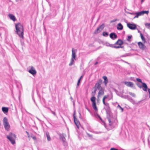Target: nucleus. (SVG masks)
Instances as JSON below:
<instances>
[{"label":"nucleus","mask_w":150,"mask_h":150,"mask_svg":"<svg viewBox=\"0 0 150 150\" xmlns=\"http://www.w3.org/2000/svg\"><path fill=\"white\" fill-rule=\"evenodd\" d=\"M102 35L106 37L108 35V33L107 32H103V33Z\"/></svg>","instance_id":"nucleus-29"},{"label":"nucleus","mask_w":150,"mask_h":150,"mask_svg":"<svg viewBox=\"0 0 150 150\" xmlns=\"http://www.w3.org/2000/svg\"><path fill=\"white\" fill-rule=\"evenodd\" d=\"M121 97L123 98L127 99V96H122Z\"/></svg>","instance_id":"nucleus-47"},{"label":"nucleus","mask_w":150,"mask_h":150,"mask_svg":"<svg viewBox=\"0 0 150 150\" xmlns=\"http://www.w3.org/2000/svg\"><path fill=\"white\" fill-rule=\"evenodd\" d=\"M46 135L47 138V139L48 141H50L51 140V138L48 134L47 133H46Z\"/></svg>","instance_id":"nucleus-34"},{"label":"nucleus","mask_w":150,"mask_h":150,"mask_svg":"<svg viewBox=\"0 0 150 150\" xmlns=\"http://www.w3.org/2000/svg\"><path fill=\"white\" fill-rule=\"evenodd\" d=\"M136 80L138 82H140L141 83H143L141 79H140L139 78H137L136 79Z\"/></svg>","instance_id":"nucleus-38"},{"label":"nucleus","mask_w":150,"mask_h":150,"mask_svg":"<svg viewBox=\"0 0 150 150\" xmlns=\"http://www.w3.org/2000/svg\"><path fill=\"white\" fill-rule=\"evenodd\" d=\"M74 59H71L70 62V63L69 64V66H71L73 64L74 62Z\"/></svg>","instance_id":"nucleus-30"},{"label":"nucleus","mask_w":150,"mask_h":150,"mask_svg":"<svg viewBox=\"0 0 150 150\" xmlns=\"http://www.w3.org/2000/svg\"><path fill=\"white\" fill-rule=\"evenodd\" d=\"M117 29L119 30H121L123 29V26L121 23H119L117 24Z\"/></svg>","instance_id":"nucleus-20"},{"label":"nucleus","mask_w":150,"mask_h":150,"mask_svg":"<svg viewBox=\"0 0 150 150\" xmlns=\"http://www.w3.org/2000/svg\"><path fill=\"white\" fill-rule=\"evenodd\" d=\"M125 84L127 86L129 87L134 89H135V87L133 83L131 82H125Z\"/></svg>","instance_id":"nucleus-12"},{"label":"nucleus","mask_w":150,"mask_h":150,"mask_svg":"<svg viewBox=\"0 0 150 150\" xmlns=\"http://www.w3.org/2000/svg\"><path fill=\"white\" fill-rule=\"evenodd\" d=\"M21 111L22 112H28L25 109L23 108H21Z\"/></svg>","instance_id":"nucleus-37"},{"label":"nucleus","mask_w":150,"mask_h":150,"mask_svg":"<svg viewBox=\"0 0 150 150\" xmlns=\"http://www.w3.org/2000/svg\"><path fill=\"white\" fill-rule=\"evenodd\" d=\"M97 89L99 91L98 93L97 96L98 98L104 94V88L101 86V85H98L97 86Z\"/></svg>","instance_id":"nucleus-6"},{"label":"nucleus","mask_w":150,"mask_h":150,"mask_svg":"<svg viewBox=\"0 0 150 150\" xmlns=\"http://www.w3.org/2000/svg\"><path fill=\"white\" fill-rule=\"evenodd\" d=\"M103 78L104 79L103 83L105 84V86L107 85V84L108 83V80L107 77L106 76H105L103 77Z\"/></svg>","instance_id":"nucleus-19"},{"label":"nucleus","mask_w":150,"mask_h":150,"mask_svg":"<svg viewBox=\"0 0 150 150\" xmlns=\"http://www.w3.org/2000/svg\"><path fill=\"white\" fill-rule=\"evenodd\" d=\"M144 1V0H141V2L142 3Z\"/></svg>","instance_id":"nucleus-60"},{"label":"nucleus","mask_w":150,"mask_h":150,"mask_svg":"<svg viewBox=\"0 0 150 150\" xmlns=\"http://www.w3.org/2000/svg\"><path fill=\"white\" fill-rule=\"evenodd\" d=\"M59 136L60 139L62 140L64 146H67V143L65 138L66 136V134H60Z\"/></svg>","instance_id":"nucleus-9"},{"label":"nucleus","mask_w":150,"mask_h":150,"mask_svg":"<svg viewBox=\"0 0 150 150\" xmlns=\"http://www.w3.org/2000/svg\"><path fill=\"white\" fill-rule=\"evenodd\" d=\"M103 104L106 106L107 107L105 109L106 111V112H110V107H109V104L108 103H106L105 102V100H103Z\"/></svg>","instance_id":"nucleus-16"},{"label":"nucleus","mask_w":150,"mask_h":150,"mask_svg":"<svg viewBox=\"0 0 150 150\" xmlns=\"http://www.w3.org/2000/svg\"><path fill=\"white\" fill-rule=\"evenodd\" d=\"M123 47L121 46H115L114 47V48H116V49L119 48H122Z\"/></svg>","instance_id":"nucleus-41"},{"label":"nucleus","mask_w":150,"mask_h":150,"mask_svg":"<svg viewBox=\"0 0 150 150\" xmlns=\"http://www.w3.org/2000/svg\"><path fill=\"white\" fill-rule=\"evenodd\" d=\"M87 135L89 137H92V135L91 134H90L88 133H87Z\"/></svg>","instance_id":"nucleus-50"},{"label":"nucleus","mask_w":150,"mask_h":150,"mask_svg":"<svg viewBox=\"0 0 150 150\" xmlns=\"http://www.w3.org/2000/svg\"><path fill=\"white\" fill-rule=\"evenodd\" d=\"M26 133L27 134V135H28V137H30V135H29V133L27 131H26Z\"/></svg>","instance_id":"nucleus-52"},{"label":"nucleus","mask_w":150,"mask_h":150,"mask_svg":"<svg viewBox=\"0 0 150 150\" xmlns=\"http://www.w3.org/2000/svg\"><path fill=\"white\" fill-rule=\"evenodd\" d=\"M137 30L138 33H139L140 34V33H141V31L138 29H137Z\"/></svg>","instance_id":"nucleus-57"},{"label":"nucleus","mask_w":150,"mask_h":150,"mask_svg":"<svg viewBox=\"0 0 150 150\" xmlns=\"http://www.w3.org/2000/svg\"><path fill=\"white\" fill-rule=\"evenodd\" d=\"M107 117L110 125H112L116 118L115 116H113L112 113H107Z\"/></svg>","instance_id":"nucleus-2"},{"label":"nucleus","mask_w":150,"mask_h":150,"mask_svg":"<svg viewBox=\"0 0 150 150\" xmlns=\"http://www.w3.org/2000/svg\"><path fill=\"white\" fill-rule=\"evenodd\" d=\"M87 110H88L89 112H90V110L89 109H88Z\"/></svg>","instance_id":"nucleus-59"},{"label":"nucleus","mask_w":150,"mask_h":150,"mask_svg":"<svg viewBox=\"0 0 150 150\" xmlns=\"http://www.w3.org/2000/svg\"><path fill=\"white\" fill-rule=\"evenodd\" d=\"M141 83L142 84V86L139 83H137L136 84L140 88H142L143 90L144 91H146L148 89V87L146 84L144 83Z\"/></svg>","instance_id":"nucleus-8"},{"label":"nucleus","mask_w":150,"mask_h":150,"mask_svg":"<svg viewBox=\"0 0 150 150\" xmlns=\"http://www.w3.org/2000/svg\"><path fill=\"white\" fill-rule=\"evenodd\" d=\"M110 45V44L108 42H106L105 43V45L109 47V46Z\"/></svg>","instance_id":"nucleus-44"},{"label":"nucleus","mask_w":150,"mask_h":150,"mask_svg":"<svg viewBox=\"0 0 150 150\" xmlns=\"http://www.w3.org/2000/svg\"><path fill=\"white\" fill-rule=\"evenodd\" d=\"M80 81L81 80H80V79H79L78 80L77 83V86H76V92L77 91L78 86H79V83H80Z\"/></svg>","instance_id":"nucleus-28"},{"label":"nucleus","mask_w":150,"mask_h":150,"mask_svg":"<svg viewBox=\"0 0 150 150\" xmlns=\"http://www.w3.org/2000/svg\"><path fill=\"white\" fill-rule=\"evenodd\" d=\"M15 27L17 34L20 37L23 38L24 29L23 25L21 24L18 23L16 25Z\"/></svg>","instance_id":"nucleus-1"},{"label":"nucleus","mask_w":150,"mask_h":150,"mask_svg":"<svg viewBox=\"0 0 150 150\" xmlns=\"http://www.w3.org/2000/svg\"><path fill=\"white\" fill-rule=\"evenodd\" d=\"M103 82V80L101 79H99L97 81L95 84L93 88L92 91V96H95L96 91L97 89V86L98 85H101Z\"/></svg>","instance_id":"nucleus-3"},{"label":"nucleus","mask_w":150,"mask_h":150,"mask_svg":"<svg viewBox=\"0 0 150 150\" xmlns=\"http://www.w3.org/2000/svg\"><path fill=\"white\" fill-rule=\"evenodd\" d=\"M94 113L95 114V116L96 117H97V118L99 117L100 119V120H102L101 117H100V116L99 115H98V114H97V113Z\"/></svg>","instance_id":"nucleus-36"},{"label":"nucleus","mask_w":150,"mask_h":150,"mask_svg":"<svg viewBox=\"0 0 150 150\" xmlns=\"http://www.w3.org/2000/svg\"><path fill=\"white\" fill-rule=\"evenodd\" d=\"M118 19L117 18L115 19H113L112 21H111L110 22V23H112L114 22H115L117 21H118Z\"/></svg>","instance_id":"nucleus-40"},{"label":"nucleus","mask_w":150,"mask_h":150,"mask_svg":"<svg viewBox=\"0 0 150 150\" xmlns=\"http://www.w3.org/2000/svg\"><path fill=\"white\" fill-rule=\"evenodd\" d=\"M76 49H74L73 48L72 49V55H71V58L75 60H76Z\"/></svg>","instance_id":"nucleus-15"},{"label":"nucleus","mask_w":150,"mask_h":150,"mask_svg":"<svg viewBox=\"0 0 150 150\" xmlns=\"http://www.w3.org/2000/svg\"><path fill=\"white\" fill-rule=\"evenodd\" d=\"M129 94L133 97H136V95L134 93H132L131 92H129Z\"/></svg>","instance_id":"nucleus-32"},{"label":"nucleus","mask_w":150,"mask_h":150,"mask_svg":"<svg viewBox=\"0 0 150 150\" xmlns=\"http://www.w3.org/2000/svg\"><path fill=\"white\" fill-rule=\"evenodd\" d=\"M32 137L34 140H36V138L35 137V136H33V137Z\"/></svg>","instance_id":"nucleus-49"},{"label":"nucleus","mask_w":150,"mask_h":150,"mask_svg":"<svg viewBox=\"0 0 150 150\" xmlns=\"http://www.w3.org/2000/svg\"><path fill=\"white\" fill-rule=\"evenodd\" d=\"M101 30L98 28L94 32V33L95 34H98L100 33Z\"/></svg>","instance_id":"nucleus-25"},{"label":"nucleus","mask_w":150,"mask_h":150,"mask_svg":"<svg viewBox=\"0 0 150 150\" xmlns=\"http://www.w3.org/2000/svg\"><path fill=\"white\" fill-rule=\"evenodd\" d=\"M142 11V12L143 15L144 14H148L149 13V11Z\"/></svg>","instance_id":"nucleus-33"},{"label":"nucleus","mask_w":150,"mask_h":150,"mask_svg":"<svg viewBox=\"0 0 150 150\" xmlns=\"http://www.w3.org/2000/svg\"><path fill=\"white\" fill-rule=\"evenodd\" d=\"M128 13L129 14H130L131 15H134L135 14V13H130V12H129Z\"/></svg>","instance_id":"nucleus-51"},{"label":"nucleus","mask_w":150,"mask_h":150,"mask_svg":"<svg viewBox=\"0 0 150 150\" xmlns=\"http://www.w3.org/2000/svg\"><path fill=\"white\" fill-rule=\"evenodd\" d=\"M8 16L13 21H15L16 20V18H15V16L12 14H9L8 15Z\"/></svg>","instance_id":"nucleus-18"},{"label":"nucleus","mask_w":150,"mask_h":150,"mask_svg":"<svg viewBox=\"0 0 150 150\" xmlns=\"http://www.w3.org/2000/svg\"><path fill=\"white\" fill-rule=\"evenodd\" d=\"M3 124L6 130L8 131L10 130V125L8 122V119L6 117H4L3 119Z\"/></svg>","instance_id":"nucleus-5"},{"label":"nucleus","mask_w":150,"mask_h":150,"mask_svg":"<svg viewBox=\"0 0 150 150\" xmlns=\"http://www.w3.org/2000/svg\"><path fill=\"white\" fill-rule=\"evenodd\" d=\"M105 27L104 23H103L101 25H100L98 27L101 31Z\"/></svg>","instance_id":"nucleus-27"},{"label":"nucleus","mask_w":150,"mask_h":150,"mask_svg":"<svg viewBox=\"0 0 150 150\" xmlns=\"http://www.w3.org/2000/svg\"><path fill=\"white\" fill-rule=\"evenodd\" d=\"M148 127H149V129H150V127H149V125H148Z\"/></svg>","instance_id":"nucleus-62"},{"label":"nucleus","mask_w":150,"mask_h":150,"mask_svg":"<svg viewBox=\"0 0 150 150\" xmlns=\"http://www.w3.org/2000/svg\"><path fill=\"white\" fill-rule=\"evenodd\" d=\"M28 71L34 76L36 74V71L33 67H31V68L28 70Z\"/></svg>","instance_id":"nucleus-13"},{"label":"nucleus","mask_w":150,"mask_h":150,"mask_svg":"<svg viewBox=\"0 0 150 150\" xmlns=\"http://www.w3.org/2000/svg\"><path fill=\"white\" fill-rule=\"evenodd\" d=\"M148 92L149 93V97H150V88L148 89Z\"/></svg>","instance_id":"nucleus-53"},{"label":"nucleus","mask_w":150,"mask_h":150,"mask_svg":"<svg viewBox=\"0 0 150 150\" xmlns=\"http://www.w3.org/2000/svg\"><path fill=\"white\" fill-rule=\"evenodd\" d=\"M117 108H118L119 109H120L121 110V112H122L123 111V109L119 105H118Z\"/></svg>","instance_id":"nucleus-35"},{"label":"nucleus","mask_w":150,"mask_h":150,"mask_svg":"<svg viewBox=\"0 0 150 150\" xmlns=\"http://www.w3.org/2000/svg\"><path fill=\"white\" fill-rule=\"evenodd\" d=\"M93 96L91 98V100L92 102V105L93 108L96 112L98 110V109L96 105V98L95 97V96Z\"/></svg>","instance_id":"nucleus-7"},{"label":"nucleus","mask_w":150,"mask_h":150,"mask_svg":"<svg viewBox=\"0 0 150 150\" xmlns=\"http://www.w3.org/2000/svg\"><path fill=\"white\" fill-rule=\"evenodd\" d=\"M115 91H117V90H116V89H115Z\"/></svg>","instance_id":"nucleus-63"},{"label":"nucleus","mask_w":150,"mask_h":150,"mask_svg":"<svg viewBox=\"0 0 150 150\" xmlns=\"http://www.w3.org/2000/svg\"><path fill=\"white\" fill-rule=\"evenodd\" d=\"M108 97V96H104V97H103V100H105V99H106V98H107Z\"/></svg>","instance_id":"nucleus-45"},{"label":"nucleus","mask_w":150,"mask_h":150,"mask_svg":"<svg viewBox=\"0 0 150 150\" xmlns=\"http://www.w3.org/2000/svg\"><path fill=\"white\" fill-rule=\"evenodd\" d=\"M123 44V42L122 40L120 39H119L114 44L115 45H121Z\"/></svg>","instance_id":"nucleus-21"},{"label":"nucleus","mask_w":150,"mask_h":150,"mask_svg":"<svg viewBox=\"0 0 150 150\" xmlns=\"http://www.w3.org/2000/svg\"><path fill=\"white\" fill-rule=\"evenodd\" d=\"M110 150H118L117 149H116L115 148H112L110 149Z\"/></svg>","instance_id":"nucleus-48"},{"label":"nucleus","mask_w":150,"mask_h":150,"mask_svg":"<svg viewBox=\"0 0 150 150\" xmlns=\"http://www.w3.org/2000/svg\"><path fill=\"white\" fill-rule=\"evenodd\" d=\"M126 56L125 55H122V57H125Z\"/></svg>","instance_id":"nucleus-58"},{"label":"nucleus","mask_w":150,"mask_h":150,"mask_svg":"<svg viewBox=\"0 0 150 150\" xmlns=\"http://www.w3.org/2000/svg\"><path fill=\"white\" fill-rule=\"evenodd\" d=\"M6 137L12 144H13L15 143V139L16 138V136L15 134L10 132L9 135H7Z\"/></svg>","instance_id":"nucleus-4"},{"label":"nucleus","mask_w":150,"mask_h":150,"mask_svg":"<svg viewBox=\"0 0 150 150\" xmlns=\"http://www.w3.org/2000/svg\"><path fill=\"white\" fill-rule=\"evenodd\" d=\"M114 45H115L114 44L113 45V44H110L109 47H110L112 48H114V47L115 46Z\"/></svg>","instance_id":"nucleus-43"},{"label":"nucleus","mask_w":150,"mask_h":150,"mask_svg":"<svg viewBox=\"0 0 150 150\" xmlns=\"http://www.w3.org/2000/svg\"><path fill=\"white\" fill-rule=\"evenodd\" d=\"M136 15V16H135L134 17V18H138L139 16H141L143 15L142 13V11L138 12H136L135 13V14Z\"/></svg>","instance_id":"nucleus-22"},{"label":"nucleus","mask_w":150,"mask_h":150,"mask_svg":"<svg viewBox=\"0 0 150 150\" xmlns=\"http://www.w3.org/2000/svg\"><path fill=\"white\" fill-rule=\"evenodd\" d=\"M132 37V35L128 36L127 40L129 42H131V39Z\"/></svg>","instance_id":"nucleus-31"},{"label":"nucleus","mask_w":150,"mask_h":150,"mask_svg":"<svg viewBox=\"0 0 150 150\" xmlns=\"http://www.w3.org/2000/svg\"><path fill=\"white\" fill-rule=\"evenodd\" d=\"M122 62H123L126 63H127V64H129V63L128 62H126V61H124V60H122Z\"/></svg>","instance_id":"nucleus-54"},{"label":"nucleus","mask_w":150,"mask_h":150,"mask_svg":"<svg viewBox=\"0 0 150 150\" xmlns=\"http://www.w3.org/2000/svg\"><path fill=\"white\" fill-rule=\"evenodd\" d=\"M2 110L4 112H8V108L6 107H2Z\"/></svg>","instance_id":"nucleus-24"},{"label":"nucleus","mask_w":150,"mask_h":150,"mask_svg":"<svg viewBox=\"0 0 150 150\" xmlns=\"http://www.w3.org/2000/svg\"><path fill=\"white\" fill-rule=\"evenodd\" d=\"M127 99L129 100L130 101L131 100H132V98L129 96L127 95Z\"/></svg>","instance_id":"nucleus-39"},{"label":"nucleus","mask_w":150,"mask_h":150,"mask_svg":"<svg viewBox=\"0 0 150 150\" xmlns=\"http://www.w3.org/2000/svg\"><path fill=\"white\" fill-rule=\"evenodd\" d=\"M86 108L87 109V110H88V108H87V107H86Z\"/></svg>","instance_id":"nucleus-61"},{"label":"nucleus","mask_w":150,"mask_h":150,"mask_svg":"<svg viewBox=\"0 0 150 150\" xmlns=\"http://www.w3.org/2000/svg\"><path fill=\"white\" fill-rule=\"evenodd\" d=\"M145 25L146 26L150 27V23H146L145 24Z\"/></svg>","instance_id":"nucleus-42"},{"label":"nucleus","mask_w":150,"mask_h":150,"mask_svg":"<svg viewBox=\"0 0 150 150\" xmlns=\"http://www.w3.org/2000/svg\"><path fill=\"white\" fill-rule=\"evenodd\" d=\"M110 37L112 40H115L117 38V36L115 33H112L110 35Z\"/></svg>","instance_id":"nucleus-17"},{"label":"nucleus","mask_w":150,"mask_h":150,"mask_svg":"<svg viewBox=\"0 0 150 150\" xmlns=\"http://www.w3.org/2000/svg\"><path fill=\"white\" fill-rule=\"evenodd\" d=\"M76 113H74L73 114V117L74 122L75 125L77 126V127L78 128H79V125H80V123L79 121L76 117Z\"/></svg>","instance_id":"nucleus-11"},{"label":"nucleus","mask_w":150,"mask_h":150,"mask_svg":"<svg viewBox=\"0 0 150 150\" xmlns=\"http://www.w3.org/2000/svg\"><path fill=\"white\" fill-rule=\"evenodd\" d=\"M136 15V16H135L134 17V18H138L139 16H141L143 15L142 13V11L138 12H136L135 13V14Z\"/></svg>","instance_id":"nucleus-23"},{"label":"nucleus","mask_w":150,"mask_h":150,"mask_svg":"<svg viewBox=\"0 0 150 150\" xmlns=\"http://www.w3.org/2000/svg\"><path fill=\"white\" fill-rule=\"evenodd\" d=\"M127 27L130 29L135 30L137 28V25L134 23H128L127 24Z\"/></svg>","instance_id":"nucleus-10"},{"label":"nucleus","mask_w":150,"mask_h":150,"mask_svg":"<svg viewBox=\"0 0 150 150\" xmlns=\"http://www.w3.org/2000/svg\"><path fill=\"white\" fill-rule=\"evenodd\" d=\"M138 45L139 48L142 50H144L146 48V46L141 42L138 43Z\"/></svg>","instance_id":"nucleus-14"},{"label":"nucleus","mask_w":150,"mask_h":150,"mask_svg":"<svg viewBox=\"0 0 150 150\" xmlns=\"http://www.w3.org/2000/svg\"><path fill=\"white\" fill-rule=\"evenodd\" d=\"M98 64V62H96L94 64L95 65H96Z\"/></svg>","instance_id":"nucleus-56"},{"label":"nucleus","mask_w":150,"mask_h":150,"mask_svg":"<svg viewBox=\"0 0 150 150\" xmlns=\"http://www.w3.org/2000/svg\"><path fill=\"white\" fill-rule=\"evenodd\" d=\"M130 102L132 103H135V102L134 100L132 98V100H131L129 101Z\"/></svg>","instance_id":"nucleus-46"},{"label":"nucleus","mask_w":150,"mask_h":150,"mask_svg":"<svg viewBox=\"0 0 150 150\" xmlns=\"http://www.w3.org/2000/svg\"><path fill=\"white\" fill-rule=\"evenodd\" d=\"M140 36L141 37V38L142 40L144 41V43H145L146 42V41L145 40V39L144 37L143 36L142 34V33H140Z\"/></svg>","instance_id":"nucleus-26"},{"label":"nucleus","mask_w":150,"mask_h":150,"mask_svg":"<svg viewBox=\"0 0 150 150\" xmlns=\"http://www.w3.org/2000/svg\"><path fill=\"white\" fill-rule=\"evenodd\" d=\"M53 113V114H54V115H55V113Z\"/></svg>","instance_id":"nucleus-64"},{"label":"nucleus","mask_w":150,"mask_h":150,"mask_svg":"<svg viewBox=\"0 0 150 150\" xmlns=\"http://www.w3.org/2000/svg\"><path fill=\"white\" fill-rule=\"evenodd\" d=\"M83 75L81 76L79 79H80V80H81V79L83 77Z\"/></svg>","instance_id":"nucleus-55"}]
</instances>
